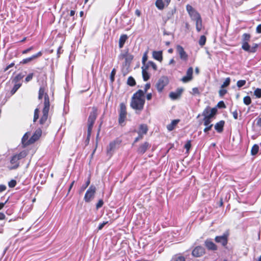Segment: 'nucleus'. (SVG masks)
I'll return each mask as SVG.
<instances>
[{
	"mask_svg": "<svg viewBox=\"0 0 261 261\" xmlns=\"http://www.w3.org/2000/svg\"><path fill=\"white\" fill-rule=\"evenodd\" d=\"M46 88L44 86L40 87L38 93V99H41L44 96V107L42 109V115L39 121V124L42 126L44 125L45 128H47L48 126V124L47 123L48 112L50 109V101L49 97L47 93L45 92Z\"/></svg>",
	"mask_w": 261,
	"mask_h": 261,
	"instance_id": "f257e3e1",
	"label": "nucleus"
},
{
	"mask_svg": "<svg viewBox=\"0 0 261 261\" xmlns=\"http://www.w3.org/2000/svg\"><path fill=\"white\" fill-rule=\"evenodd\" d=\"M145 98L144 92L138 90L132 96L130 106L134 110L142 111L144 108Z\"/></svg>",
	"mask_w": 261,
	"mask_h": 261,
	"instance_id": "f03ea898",
	"label": "nucleus"
},
{
	"mask_svg": "<svg viewBox=\"0 0 261 261\" xmlns=\"http://www.w3.org/2000/svg\"><path fill=\"white\" fill-rule=\"evenodd\" d=\"M251 35L249 33H244L242 36V48L249 53H254L257 51L258 44L253 43L250 47L249 42L250 41Z\"/></svg>",
	"mask_w": 261,
	"mask_h": 261,
	"instance_id": "7ed1b4c3",
	"label": "nucleus"
},
{
	"mask_svg": "<svg viewBox=\"0 0 261 261\" xmlns=\"http://www.w3.org/2000/svg\"><path fill=\"white\" fill-rule=\"evenodd\" d=\"M97 117V109L93 107L92 108V111L90 113L88 119V130L87 137L86 142L88 144L89 142L91 134L94 123Z\"/></svg>",
	"mask_w": 261,
	"mask_h": 261,
	"instance_id": "20e7f679",
	"label": "nucleus"
},
{
	"mask_svg": "<svg viewBox=\"0 0 261 261\" xmlns=\"http://www.w3.org/2000/svg\"><path fill=\"white\" fill-rule=\"evenodd\" d=\"M28 155V152L25 150H22L18 154L13 155L10 160V163L12 165L10 167V170L16 169L19 166V161L24 158Z\"/></svg>",
	"mask_w": 261,
	"mask_h": 261,
	"instance_id": "39448f33",
	"label": "nucleus"
},
{
	"mask_svg": "<svg viewBox=\"0 0 261 261\" xmlns=\"http://www.w3.org/2000/svg\"><path fill=\"white\" fill-rule=\"evenodd\" d=\"M122 142V141L121 139L117 138L116 139L110 142L106 148L107 154L109 156L110 158L112 156L115 150L119 148Z\"/></svg>",
	"mask_w": 261,
	"mask_h": 261,
	"instance_id": "423d86ee",
	"label": "nucleus"
},
{
	"mask_svg": "<svg viewBox=\"0 0 261 261\" xmlns=\"http://www.w3.org/2000/svg\"><path fill=\"white\" fill-rule=\"evenodd\" d=\"M127 116L126 107L125 104L121 102L120 104V109L119 111L118 122L121 125H123V123L125 121Z\"/></svg>",
	"mask_w": 261,
	"mask_h": 261,
	"instance_id": "0eeeda50",
	"label": "nucleus"
},
{
	"mask_svg": "<svg viewBox=\"0 0 261 261\" xmlns=\"http://www.w3.org/2000/svg\"><path fill=\"white\" fill-rule=\"evenodd\" d=\"M169 79L167 76H162L158 81L155 87L159 93L163 91L164 88L168 84Z\"/></svg>",
	"mask_w": 261,
	"mask_h": 261,
	"instance_id": "6e6552de",
	"label": "nucleus"
},
{
	"mask_svg": "<svg viewBox=\"0 0 261 261\" xmlns=\"http://www.w3.org/2000/svg\"><path fill=\"white\" fill-rule=\"evenodd\" d=\"M229 235V231L227 230L222 236H216L215 238V241L217 243H220L223 247H226L228 242Z\"/></svg>",
	"mask_w": 261,
	"mask_h": 261,
	"instance_id": "1a4fd4ad",
	"label": "nucleus"
},
{
	"mask_svg": "<svg viewBox=\"0 0 261 261\" xmlns=\"http://www.w3.org/2000/svg\"><path fill=\"white\" fill-rule=\"evenodd\" d=\"M96 190V187L94 185H91L90 186L84 196V200L86 202H90L91 199L94 198Z\"/></svg>",
	"mask_w": 261,
	"mask_h": 261,
	"instance_id": "9d476101",
	"label": "nucleus"
},
{
	"mask_svg": "<svg viewBox=\"0 0 261 261\" xmlns=\"http://www.w3.org/2000/svg\"><path fill=\"white\" fill-rule=\"evenodd\" d=\"M186 10L192 20L194 21L201 17L200 14L191 5H187L186 6Z\"/></svg>",
	"mask_w": 261,
	"mask_h": 261,
	"instance_id": "9b49d317",
	"label": "nucleus"
},
{
	"mask_svg": "<svg viewBox=\"0 0 261 261\" xmlns=\"http://www.w3.org/2000/svg\"><path fill=\"white\" fill-rule=\"evenodd\" d=\"M176 49L179 56L180 59L184 61H187L188 60V55L185 51L183 47L180 45H177Z\"/></svg>",
	"mask_w": 261,
	"mask_h": 261,
	"instance_id": "f8f14e48",
	"label": "nucleus"
},
{
	"mask_svg": "<svg viewBox=\"0 0 261 261\" xmlns=\"http://www.w3.org/2000/svg\"><path fill=\"white\" fill-rule=\"evenodd\" d=\"M205 253V249L201 246H198L193 250L192 255L195 257H199L202 256Z\"/></svg>",
	"mask_w": 261,
	"mask_h": 261,
	"instance_id": "ddd939ff",
	"label": "nucleus"
},
{
	"mask_svg": "<svg viewBox=\"0 0 261 261\" xmlns=\"http://www.w3.org/2000/svg\"><path fill=\"white\" fill-rule=\"evenodd\" d=\"M42 135V130L40 128L37 129L31 138L29 140L28 144H31L37 141Z\"/></svg>",
	"mask_w": 261,
	"mask_h": 261,
	"instance_id": "4468645a",
	"label": "nucleus"
},
{
	"mask_svg": "<svg viewBox=\"0 0 261 261\" xmlns=\"http://www.w3.org/2000/svg\"><path fill=\"white\" fill-rule=\"evenodd\" d=\"M151 147V144L148 142H144L139 145L137 152L139 154H143Z\"/></svg>",
	"mask_w": 261,
	"mask_h": 261,
	"instance_id": "2eb2a0df",
	"label": "nucleus"
},
{
	"mask_svg": "<svg viewBox=\"0 0 261 261\" xmlns=\"http://www.w3.org/2000/svg\"><path fill=\"white\" fill-rule=\"evenodd\" d=\"M214 112V117L217 114L218 110L216 107L211 108L210 107H206L202 113V115L205 118L206 117L210 116L212 113V112Z\"/></svg>",
	"mask_w": 261,
	"mask_h": 261,
	"instance_id": "dca6fc26",
	"label": "nucleus"
},
{
	"mask_svg": "<svg viewBox=\"0 0 261 261\" xmlns=\"http://www.w3.org/2000/svg\"><path fill=\"white\" fill-rule=\"evenodd\" d=\"M193 69L192 67H190L186 72V75L182 77L181 81L183 83H187L193 79Z\"/></svg>",
	"mask_w": 261,
	"mask_h": 261,
	"instance_id": "f3484780",
	"label": "nucleus"
},
{
	"mask_svg": "<svg viewBox=\"0 0 261 261\" xmlns=\"http://www.w3.org/2000/svg\"><path fill=\"white\" fill-rule=\"evenodd\" d=\"M204 245L208 250L216 251L218 249L217 246L211 239H206Z\"/></svg>",
	"mask_w": 261,
	"mask_h": 261,
	"instance_id": "a211bd4d",
	"label": "nucleus"
},
{
	"mask_svg": "<svg viewBox=\"0 0 261 261\" xmlns=\"http://www.w3.org/2000/svg\"><path fill=\"white\" fill-rule=\"evenodd\" d=\"M183 91L181 88H178L175 92H171L169 94V97L173 100L176 99L180 97Z\"/></svg>",
	"mask_w": 261,
	"mask_h": 261,
	"instance_id": "6ab92c4d",
	"label": "nucleus"
},
{
	"mask_svg": "<svg viewBox=\"0 0 261 261\" xmlns=\"http://www.w3.org/2000/svg\"><path fill=\"white\" fill-rule=\"evenodd\" d=\"M225 123L224 120H220L215 124L214 127L217 133H221L223 132Z\"/></svg>",
	"mask_w": 261,
	"mask_h": 261,
	"instance_id": "aec40b11",
	"label": "nucleus"
},
{
	"mask_svg": "<svg viewBox=\"0 0 261 261\" xmlns=\"http://www.w3.org/2000/svg\"><path fill=\"white\" fill-rule=\"evenodd\" d=\"M148 69V65H146L145 66L142 67V76L143 80L144 81H148L150 78V75L147 72V69Z\"/></svg>",
	"mask_w": 261,
	"mask_h": 261,
	"instance_id": "412c9836",
	"label": "nucleus"
},
{
	"mask_svg": "<svg viewBox=\"0 0 261 261\" xmlns=\"http://www.w3.org/2000/svg\"><path fill=\"white\" fill-rule=\"evenodd\" d=\"M148 130V126L146 124H141L139 125V129L137 133H139L143 135H146Z\"/></svg>",
	"mask_w": 261,
	"mask_h": 261,
	"instance_id": "4be33fe9",
	"label": "nucleus"
},
{
	"mask_svg": "<svg viewBox=\"0 0 261 261\" xmlns=\"http://www.w3.org/2000/svg\"><path fill=\"white\" fill-rule=\"evenodd\" d=\"M152 56L154 59L160 62H162L163 60L162 51H153L152 53Z\"/></svg>",
	"mask_w": 261,
	"mask_h": 261,
	"instance_id": "5701e85b",
	"label": "nucleus"
},
{
	"mask_svg": "<svg viewBox=\"0 0 261 261\" xmlns=\"http://www.w3.org/2000/svg\"><path fill=\"white\" fill-rule=\"evenodd\" d=\"M180 121L179 119H174L172 122L167 125V128L169 131L173 130L176 126L178 123Z\"/></svg>",
	"mask_w": 261,
	"mask_h": 261,
	"instance_id": "b1692460",
	"label": "nucleus"
},
{
	"mask_svg": "<svg viewBox=\"0 0 261 261\" xmlns=\"http://www.w3.org/2000/svg\"><path fill=\"white\" fill-rule=\"evenodd\" d=\"M128 39V36L126 34L121 35L119 39V47L121 48L123 47L126 41Z\"/></svg>",
	"mask_w": 261,
	"mask_h": 261,
	"instance_id": "393cba45",
	"label": "nucleus"
},
{
	"mask_svg": "<svg viewBox=\"0 0 261 261\" xmlns=\"http://www.w3.org/2000/svg\"><path fill=\"white\" fill-rule=\"evenodd\" d=\"M121 56L123 58L125 59L126 63H130L134 58V56L127 52L121 54Z\"/></svg>",
	"mask_w": 261,
	"mask_h": 261,
	"instance_id": "a878e982",
	"label": "nucleus"
},
{
	"mask_svg": "<svg viewBox=\"0 0 261 261\" xmlns=\"http://www.w3.org/2000/svg\"><path fill=\"white\" fill-rule=\"evenodd\" d=\"M214 112H212V113L211 114V115H210V116H207V117H206L205 118H203V124L205 125V126H208V125H210L211 124V122H212V118H213L214 117Z\"/></svg>",
	"mask_w": 261,
	"mask_h": 261,
	"instance_id": "bb28decb",
	"label": "nucleus"
},
{
	"mask_svg": "<svg viewBox=\"0 0 261 261\" xmlns=\"http://www.w3.org/2000/svg\"><path fill=\"white\" fill-rule=\"evenodd\" d=\"M196 23V29L198 32H199L201 31L203 25H202V21L201 17L194 20Z\"/></svg>",
	"mask_w": 261,
	"mask_h": 261,
	"instance_id": "cd10ccee",
	"label": "nucleus"
},
{
	"mask_svg": "<svg viewBox=\"0 0 261 261\" xmlns=\"http://www.w3.org/2000/svg\"><path fill=\"white\" fill-rule=\"evenodd\" d=\"M24 75L22 73L17 74L13 79V82L14 84H21V80L23 78Z\"/></svg>",
	"mask_w": 261,
	"mask_h": 261,
	"instance_id": "c85d7f7f",
	"label": "nucleus"
},
{
	"mask_svg": "<svg viewBox=\"0 0 261 261\" xmlns=\"http://www.w3.org/2000/svg\"><path fill=\"white\" fill-rule=\"evenodd\" d=\"M155 4L159 10L164 9L165 5L163 0H156Z\"/></svg>",
	"mask_w": 261,
	"mask_h": 261,
	"instance_id": "c756f323",
	"label": "nucleus"
},
{
	"mask_svg": "<svg viewBox=\"0 0 261 261\" xmlns=\"http://www.w3.org/2000/svg\"><path fill=\"white\" fill-rule=\"evenodd\" d=\"M259 150V146L257 144H254L252 147L251 150V154L252 155H256Z\"/></svg>",
	"mask_w": 261,
	"mask_h": 261,
	"instance_id": "7c9ffc66",
	"label": "nucleus"
},
{
	"mask_svg": "<svg viewBox=\"0 0 261 261\" xmlns=\"http://www.w3.org/2000/svg\"><path fill=\"white\" fill-rule=\"evenodd\" d=\"M127 84L129 86L133 87L136 85V82L134 78L130 76L127 79Z\"/></svg>",
	"mask_w": 261,
	"mask_h": 261,
	"instance_id": "2f4dec72",
	"label": "nucleus"
},
{
	"mask_svg": "<svg viewBox=\"0 0 261 261\" xmlns=\"http://www.w3.org/2000/svg\"><path fill=\"white\" fill-rule=\"evenodd\" d=\"M65 20L63 21V24L65 28H67L69 23L72 22V19L71 20L68 15H66L64 17Z\"/></svg>",
	"mask_w": 261,
	"mask_h": 261,
	"instance_id": "473e14b6",
	"label": "nucleus"
},
{
	"mask_svg": "<svg viewBox=\"0 0 261 261\" xmlns=\"http://www.w3.org/2000/svg\"><path fill=\"white\" fill-rule=\"evenodd\" d=\"M29 137V135L28 133H26L22 138V143L25 146H27V145H29V144H27L29 142V140H28Z\"/></svg>",
	"mask_w": 261,
	"mask_h": 261,
	"instance_id": "72a5a7b5",
	"label": "nucleus"
},
{
	"mask_svg": "<svg viewBox=\"0 0 261 261\" xmlns=\"http://www.w3.org/2000/svg\"><path fill=\"white\" fill-rule=\"evenodd\" d=\"M22 84H15L11 91V95H13L17 90L21 86Z\"/></svg>",
	"mask_w": 261,
	"mask_h": 261,
	"instance_id": "f704fd0d",
	"label": "nucleus"
},
{
	"mask_svg": "<svg viewBox=\"0 0 261 261\" xmlns=\"http://www.w3.org/2000/svg\"><path fill=\"white\" fill-rule=\"evenodd\" d=\"M39 113L40 110L39 109L36 108L34 110V118H33V121L36 122L39 117Z\"/></svg>",
	"mask_w": 261,
	"mask_h": 261,
	"instance_id": "c9c22d12",
	"label": "nucleus"
},
{
	"mask_svg": "<svg viewBox=\"0 0 261 261\" xmlns=\"http://www.w3.org/2000/svg\"><path fill=\"white\" fill-rule=\"evenodd\" d=\"M206 40V38L204 35L201 36L200 37V39L199 40V44L200 46H203V45H205Z\"/></svg>",
	"mask_w": 261,
	"mask_h": 261,
	"instance_id": "e433bc0d",
	"label": "nucleus"
},
{
	"mask_svg": "<svg viewBox=\"0 0 261 261\" xmlns=\"http://www.w3.org/2000/svg\"><path fill=\"white\" fill-rule=\"evenodd\" d=\"M34 59L32 56L29 57V58H25V59H23L22 60H21L20 62V64H28V63L30 62L31 61H32V60H33Z\"/></svg>",
	"mask_w": 261,
	"mask_h": 261,
	"instance_id": "4c0bfd02",
	"label": "nucleus"
},
{
	"mask_svg": "<svg viewBox=\"0 0 261 261\" xmlns=\"http://www.w3.org/2000/svg\"><path fill=\"white\" fill-rule=\"evenodd\" d=\"M90 177L89 176L86 183L83 185L81 188V192L84 191L90 185Z\"/></svg>",
	"mask_w": 261,
	"mask_h": 261,
	"instance_id": "58836bf2",
	"label": "nucleus"
},
{
	"mask_svg": "<svg viewBox=\"0 0 261 261\" xmlns=\"http://www.w3.org/2000/svg\"><path fill=\"white\" fill-rule=\"evenodd\" d=\"M251 99L249 96H246L243 98V102L247 106L249 105L251 103Z\"/></svg>",
	"mask_w": 261,
	"mask_h": 261,
	"instance_id": "ea45409f",
	"label": "nucleus"
},
{
	"mask_svg": "<svg viewBox=\"0 0 261 261\" xmlns=\"http://www.w3.org/2000/svg\"><path fill=\"white\" fill-rule=\"evenodd\" d=\"M173 261H185V257L180 255H176L173 258Z\"/></svg>",
	"mask_w": 261,
	"mask_h": 261,
	"instance_id": "a19ab883",
	"label": "nucleus"
},
{
	"mask_svg": "<svg viewBox=\"0 0 261 261\" xmlns=\"http://www.w3.org/2000/svg\"><path fill=\"white\" fill-rule=\"evenodd\" d=\"M230 83V77H227L225 81L223 82V84L221 85V88H223L224 87H226L228 86Z\"/></svg>",
	"mask_w": 261,
	"mask_h": 261,
	"instance_id": "79ce46f5",
	"label": "nucleus"
},
{
	"mask_svg": "<svg viewBox=\"0 0 261 261\" xmlns=\"http://www.w3.org/2000/svg\"><path fill=\"white\" fill-rule=\"evenodd\" d=\"M254 95L256 98H259L261 97V89L256 88L254 91Z\"/></svg>",
	"mask_w": 261,
	"mask_h": 261,
	"instance_id": "37998d69",
	"label": "nucleus"
},
{
	"mask_svg": "<svg viewBox=\"0 0 261 261\" xmlns=\"http://www.w3.org/2000/svg\"><path fill=\"white\" fill-rule=\"evenodd\" d=\"M147 54H148V51H146L143 54V57H142V64H143V66H145L146 65H145V63H146V61L147 60V58H148Z\"/></svg>",
	"mask_w": 261,
	"mask_h": 261,
	"instance_id": "c03bdc74",
	"label": "nucleus"
},
{
	"mask_svg": "<svg viewBox=\"0 0 261 261\" xmlns=\"http://www.w3.org/2000/svg\"><path fill=\"white\" fill-rule=\"evenodd\" d=\"M137 133L138 134V136L135 139L134 142L132 144L133 145H134L136 143H137L139 140H140L143 138L144 135H142L141 134H140L139 133Z\"/></svg>",
	"mask_w": 261,
	"mask_h": 261,
	"instance_id": "a18cd8bd",
	"label": "nucleus"
},
{
	"mask_svg": "<svg viewBox=\"0 0 261 261\" xmlns=\"http://www.w3.org/2000/svg\"><path fill=\"white\" fill-rule=\"evenodd\" d=\"M146 65H148V67L151 66L154 71L157 70L158 67L155 63L152 61H149Z\"/></svg>",
	"mask_w": 261,
	"mask_h": 261,
	"instance_id": "49530a36",
	"label": "nucleus"
},
{
	"mask_svg": "<svg viewBox=\"0 0 261 261\" xmlns=\"http://www.w3.org/2000/svg\"><path fill=\"white\" fill-rule=\"evenodd\" d=\"M246 83L245 80H239L237 83V86L238 88H240L244 86Z\"/></svg>",
	"mask_w": 261,
	"mask_h": 261,
	"instance_id": "de8ad7c7",
	"label": "nucleus"
},
{
	"mask_svg": "<svg viewBox=\"0 0 261 261\" xmlns=\"http://www.w3.org/2000/svg\"><path fill=\"white\" fill-rule=\"evenodd\" d=\"M116 69L115 68H113L110 74V80L111 82H113L115 80V75L116 74Z\"/></svg>",
	"mask_w": 261,
	"mask_h": 261,
	"instance_id": "09e8293b",
	"label": "nucleus"
},
{
	"mask_svg": "<svg viewBox=\"0 0 261 261\" xmlns=\"http://www.w3.org/2000/svg\"><path fill=\"white\" fill-rule=\"evenodd\" d=\"M17 184L16 181L14 179L11 180L8 182V186L10 188H14L16 186Z\"/></svg>",
	"mask_w": 261,
	"mask_h": 261,
	"instance_id": "8fccbe9b",
	"label": "nucleus"
},
{
	"mask_svg": "<svg viewBox=\"0 0 261 261\" xmlns=\"http://www.w3.org/2000/svg\"><path fill=\"white\" fill-rule=\"evenodd\" d=\"M185 148L186 149L187 151L188 152L191 147V142L189 140L187 142L184 146Z\"/></svg>",
	"mask_w": 261,
	"mask_h": 261,
	"instance_id": "3c124183",
	"label": "nucleus"
},
{
	"mask_svg": "<svg viewBox=\"0 0 261 261\" xmlns=\"http://www.w3.org/2000/svg\"><path fill=\"white\" fill-rule=\"evenodd\" d=\"M33 75H34L33 73H30L25 77V82L26 83H28V82H30V81H31L33 79Z\"/></svg>",
	"mask_w": 261,
	"mask_h": 261,
	"instance_id": "603ef678",
	"label": "nucleus"
},
{
	"mask_svg": "<svg viewBox=\"0 0 261 261\" xmlns=\"http://www.w3.org/2000/svg\"><path fill=\"white\" fill-rule=\"evenodd\" d=\"M103 201L102 199H99L96 205V208L97 210H98L99 208L101 207L103 205Z\"/></svg>",
	"mask_w": 261,
	"mask_h": 261,
	"instance_id": "864d4df0",
	"label": "nucleus"
},
{
	"mask_svg": "<svg viewBox=\"0 0 261 261\" xmlns=\"http://www.w3.org/2000/svg\"><path fill=\"white\" fill-rule=\"evenodd\" d=\"M216 108L224 109L226 108V106L223 101H220L217 103Z\"/></svg>",
	"mask_w": 261,
	"mask_h": 261,
	"instance_id": "5fc2aeb1",
	"label": "nucleus"
},
{
	"mask_svg": "<svg viewBox=\"0 0 261 261\" xmlns=\"http://www.w3.org/2000/svg\"><path fill=\"white\" fill-rule=\"evenodd\" d=\"M255 121L256 122V125L257 126L259 127H261V117H257Z\"/></svg>",
	"mask_w": 261,
	"mask_h": 261,
	"instance_id": "6e6d98bb",
	"label": "nucleus"
},
{
	"mask_svg": "<svg viewBox=\"0 0 261 261\" xmlns=\"http://www.w3.org/2000/svg\"><path fill=\"white\" fill-rule=\"evenodd\" d=\"M227 93V90L223 88H221L219 91V95L221 97L223 96Z\"/></svg>",
	"mask_w": 261,
	"mask_h": 261,
	"instance_id": "4d7b16f0",
	"label": "nucleus"
},
{
	"mask_svg": "<svg viewBox=\"0 0 261 261\" xmlns=\"http://www.w3.org/2000/svg\"><path fill=\"white\" fill-rule=\"evenodd\" d=\"M33 49H34V46H32L23 50V51H22V54H27L28 53H29L30 51H31V50H32Z\"/></svg>",
	"mask_w": 261,
	"mask_h": 261,
	"instance_id": "13d9d810",
	"label": "nucleus"
},
{
	"mask_svg": "<svg viewBox=\"0 0 261 261\" xmlns=\"http://www.w3.org/2000/svg\"><path fill=\"white\" fill-rule=\"evenodd\" d=\"M42 55V51H40L38 52L37 54L33 55L32 57L34 60L35 59H37V58L41 57Z\"/></svg>",
	"mask_w": 261,
	"mask_h": 261,
	"instance_id": "bf43d9fd",
	"label": "nucleus"
},
{
	"mask_svg": "<svg viewBox=\"0 0 261 261\" xmlns=\"http://www.w3.org/2000/svg\"><path fill=\"white\" fill-rule=\"evenodd\" d=\"M193 94H200L199 89L197 87H194L192 89Z\"/></svg>",
	"mask_w": 261,
	"mask_h": 261,
	"instance_id": "052dcab7",
	"label": "nucleus"
},
{
	"mask_svg": "<svg viewBox=\"0 0 261 261\" xmlns=\"http://www.w3.org/2000/svg\"><path fill=\"white\" fill-rule=\"evenodd\" d=\"M108 223V221H104L102 223L100 224L98 227V230H101L103 227L106 225Z\"/></svg>",
	"mask_w": 261,
	"mask_h": 261,
	"instance_id": "680f3d73",
	"label": "nucleus"
},
{
	"mask_svg": "<svg viewBox=\"0 0 261 261\" xmlns=\"http://www.w3.org/2000/svg\"><path fill=\"white\" fill-rule=\"evenodd\" d=\"M213 126V124H211L210 125L208 126H206V127L203 129V132L204 133H207V132L210 131L212 129Z\"/></svg>",
	"mask_w": 261,
	"mask_h": 261,
	"instance_id": "e2e57ef3",
	"label": "nucleus"
},
{
	"mask_svg": "<svg viewBox=\"0 0 261 261\" xmlns=\"http://www.w3.org/2000/svg\"><path fill=\"white\" fill-rule=\"evenodd\" d=\"M15 65V63L14 62L11 63L10 64L8 65L6 67V68L4 69V71L5 72L7 71L9 68L13 67Z\"/></svg>",
	"mask_w": 261,
	"mask_h": 261,
	"instance_id": "0e129e2a",
	"label": "nucleus"
},
{
	"mask_svg": "<svg viewBox=\"0 0 261 261\" xmlns=\"http://www.w3.org/2000/svg\"><path fill=\"white\" fill-rule=\"evenodd\" d=\"M232 114L233 117L234 119H238V111L237 110H236L235 111L232 112Z\"/></svg>",
	"mask_w": 261,
	"mask_h": 261,
	"instance_id": "69168bd1",
	"label": "nucleus"
},
{
	"mask_svg": "<svg viewBox=\"0 0 261 261\" xmlns=\"http://www.w3.org/2000/svg\"><path fill=\"white\" fill-rule=\"evenodd\" d=\"M150 88V84L149 83H147L145 85V87L144 89V94L146 93L147 90Z\"/></svg>",
	"mask_w": 261,
	"mask_h": 261,
	"instance_id": "338daca9",
	"label": "nucleus"
},
{
	"mask_svg": "<svg viewBox=\"0 0 261 261\" xmlns=\"http://www.w3.org/2000/svg\"><path fill=\"white\" fill-rule=\"evenodd\" d=\"M256 31L257 33H261V24L257 26Z\"/></svg>",
	"mask_w": 261,
	"mask_h": 261,
	"instance_id": "774afa93",
	"label": "nucleus"
}]
</instances>
